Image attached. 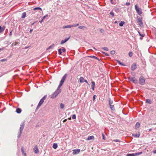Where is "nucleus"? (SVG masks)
Returning <instances> with one entry per match:
<instances>
[{
  "mask_svg": "<svg viewBox=\"0 0 156 156\" xmlns=\"http://www.w3.org/2000/svg\"><path fill=\"white\" fill-rule=\"evenodd\" d=\"M24 122H23L20 125V132L18 133V134L17 137L18 138H20L22 133L23 130L25 126Z\"/></svg>",
  "mask_w": 156,
  "mask_h": 156,
  "instance_id": "obj_1",
  "label": "nucleus"
},
{
  "mask_svg": "<svg viewBox=\"0 0 156 156\" xmlns=\"http://www.w3.org/2000/svg\"><path fill=\"white\" fill-rule=\"evenodd\" d=\"M47 97V95H45L41 99L36 108V110H37L39 108L44 102V100Z\"/></svg>",
  "mask_w": 156,
  "mask_h": 156,
  "instance_id": "obj_2",
  "label": "nucleus"
},
{
  "mask_svg": "<svg viewBox=\"0 0 156 156\" xmlns=\"http://www.w3.org/2000/svg\"><path fill=\"white\" fill-rule=\"evenodd\" d=\"M61 92V89L57 88L56 90L51 95V98H54L58 95Z\"/></svg>",
  "mask_w": 156,
  "mask_h": 156,
  "instance_id": "obj_3",
  "label": "nucleus"
},
{
  "mask_svg": "<svg viewBox=\"0 0 156 156\" xmlns=\"http://www.w3.org/2000/svg\"><path fill=\"white\" fill-rule=\"evenodd\" d=\"M66 76H67V74H65V75L62 77L61 80L60 81L59 85H58V89H60V88L62 87V86L63 85L65 80H66Z\"/></svg>",
  "mask_w": 156,
  "mask_h": 156,
  "instance_id": "obj_4",
  "label": "nucleus"
},
{
  "mask_svg": "<svg viewBox=\"0 0 156 156\" xmlns=\"http://www.w3.org/2000/svg\"><path fill=\"white\" fill-rule=\"evenodd\" d=\"M135 8L137 13L138 15H140L142 13V9L141 8H139L138 7L137 5H135Z\"/></svg>",
  "mask_w": 156,
  "mask_h": 156,
  "instance_id": "obj_5",
  "label": "nucleus"
},
{
  "mask_svg": "<svg viewBox=\"0 0 156 156\" xmlns=\"http://www.w3.org/2000/svg\"><path fill=\"white\" fill-rule=\"evenodd\" d=\"M128 79L130 81H132L135 84L138 83V80L135 77H129L128 78Z\"/></svg>",
  "mask_w": 156,
  "mask_h": 156,
  "instance_id": "obj_6",
  "label": "nucleus"
},
{
  "mask_svg": "<svg viewBox=\"0 0 156 156\" xmlns=\"http://www.w3.org/2000/svg\"><path fill=\"white\" fill-rule=\"evenodd\" d=\"M145 79L143 76H140L139 78V83L141 85H144L145 82Z\"/></svg>",
  "mask_w": 156,
  "mask_h": 156,
  "instance_id": "obj_7",
  "label": "nucleus"
},
{
  "mask_svg": "<svg viewBox=\"0 0 156 156\" xmlns=\"http://www.w3.org/2000/svg\"><path fill=\"white\" fill-rule=\"evenodd\" d=\"M142 18L139 17L138 18L137 22L141 27L143 26V23L142 20Z\"/></svg>",
  "mask_w": 156,
  "mask_h": 156,
  "instance_id": "obj_8",
  "label": "nucleus"
},
{
  "mask_svg": "<svg viewBox=\"0 0 156 156\" xmlns=\"http://www.w3.org/2000/svg\"><path fill=\"white\" fill-rule=\"evenodd\" d=\"M79 80L80 82L82 83L83 82H85L88 85H89V83L87 80H84L83 77H81L80 78Z\"/></svg>",
  "mask_w": 156,
  "mask_h": 156,
  "instance_id": "obj_9",
  "label": "nucleus"
},
{
  "mask_svg": "<svg viewBox=\"0 0 156 156\" xmlns=\"http://www.w3.org/2000/svg\"><path fill=\"white\" fill-rule=\"evenodd\" d=\"M73 155H75L76 154H77L79 153L80 152V149H74L73 150Z\"/></svg>",
  "mask_w": 156,
  "mask_h": 156,
  "instance_id": "obj_10",
  "label": "nucleus"
},
{
  "mask_svg": "<svg viewBox=\"0 0 156 156\" xmlns=\"http://www.w3.org/2000/svg\"><path fill=\"white\" fill-rule=\"evenodd\" d=\"M70 37H69L68 38L65 39L64 40H62L60 43L61 44H63L66 42L70 38Z\"/></svg>",
  "mask_w": 156,
  "mask_h": 156,
  "instance_id": "obj_11",
  "label": "nucleus"
},
{
  "mask_svg": "<svg viewBox=\"0 0 156 156\" xmlns=\"http://www.w3.org/2000/svg\"><path fill=\"white\" fill-rule=\"evenodd\" d=\"M137 67L136 65V63H133L132 65L131 69L132 70H134Z\"/></svg>",
  "mask_w": 156,
  "mask_h": 156,
  "instance_id": "obj_12",
  "label": "nucleus"
},
{
  "mask_svg": "<svg viewBox=\"0 0 156 156\" xmlns=\"http://www.w3.org/2000/svg\"><path fill=\"white\" fill-rule=\"evenodd\" d=\"M34 152L36 153L37 154L39 152V151L38 150V147L37 146H35L34 148Z\"/></svg>",
  "mask_w": 156,
  "mask_h": 156,
  "instance_id": "obj_13",
  "label": "nucleus"
},
{
  "mask_svg": "<svg viewBox=\"0 0 156 156\" xmlns=\"http://www.w3.org/2000/svg\"><path fill=\"white\" fill-rule=\"evenodd\" d=\"M95 83L93 81H92L91 82V89L93 90H94V87H95Z\"/></svg>",
  "mask_w": 156,
  "mask_h": 156,
  "instance_id": "obj_14",
  "label": "nucleus"
},
{
  "mask_svg": "<svg viewBox=\"0 0 156 156\" xmlns=\"http://www.w3.org/2000/svg\"><path fill=\"white\" fill-rule=\"evenodd\" d=\"M140 125V124L139 123L137 122L135 126V129H138L139 128Z\"/></svg>",
  "mask_w": 156,
  "mask_h": 156,
  "instance_id": "obj_15",
  "label": "nucleus"
},
{
  "mask_svg": "<svg viewBox=\"0 0 156 156\" xmlns=\"http://www.w3.org/2000/svg\"><path fill=\"white\" fill-rule=\"evenodd\" d=\"M72 27V25H69L65 26L63 27V28L65 29L66 28H70Z\"/></svg>",
  "mask_w": 156,
  "mask_h": 156,
  "instance_id": "obj_16",
  "label": "nucleus"
},
{
  "mask_svg": "<svg viewBox=\"0 0 156 156\" xmlns=\"http://www.w3.org/2000/svg\"><path fill=\"white\" fill-rule=\"evenodd\" d=\"M94 137L93 136H89L87 139V140H90L94 138Z\"/></svg>",
  "mask_w": 156,
  "mask_h": 156,
  "instance_id": "obj_17",
  "label": "nucleus"
},
{
  "mask_svg": "<svg viewBox=\"0 0 156 156\" xmlns=\"http://www.w3.org/2000/svg\"><path fill=\"white\" fill-rule=\"evenodd\" d=\"M21 109L20 108H18L16 109V112L18 113H20L21 112Z\"/></svg>",
  "mask_w": 156,
  "mask_h": 156,
  "instance_id": "obj_18",
  "label": "nucleus"
},
{
  "mask_svg": "<svg viewBox=\"0 0 156 156\" xmlns=\"http://www.w3.org/2000/svg\"><path fill=\"white\" fill-rule=\"evenodd\" d=\"M140 135V134H139V133L138 134H133L132 135V136H133L135 137H136V138H139V137Z\"/></svg>",
  "mask_w": 156,
  "mask_h": 156,
  "instance_id": "obj_19",
  "label": "nucleus"
},
{
  "mask_svg": "<svg viewBox=\"0 0 156 156\" xmlns=\"http://www.w3.org/2000/svg\"><path fill=\"white\" fill-rule=\"evenodd\" d=\"M116 61H117V63H118L120 65L123 66H126V65L125 64H124L123 63L120 62L119 60H117Z\"/></svg>",
  "mask_w": 156,
  "mask_h": 156,
  "instance_id": "obj_20",
  "label": "nucleus"
},
{
  "mask_svg": "<svg viewBox=\"0 0 156 156\" xmlns=\"http://www.w3.org/2000/svg\"><path fill=\"white\" fill-rule=\"evenodd\" d=\"M5 29V27L4 26L3 27H2L1 26H0V33L3 32Z\"/></svg>",
  "mask_w": 156,
  "mask_h": 156,
  "instance_id": "obj_21",
  "label": "nucleus"
},
{
  "mask_svg": "<svg viewBox=\"0 0 156 156\" xmlns=\"http://www.w3.org/2000/svg\"><path fill=\"white\" fill-rule=\"evenodd\" d=\"M26 12H23L22 14L21 18H24L26 17Z\"/></svg>",
  "mask_w": 156,
  "mask_h": 156,
  "instance_id": "obj_22",
  "label": "nucleus"
},
{
  "mask_svg": "<svg viewBox=\"0 0 156 156\" xmlns=\"http://www.w3.org/2000/svg\"><path fill=\"white\" fill-rule=\"evenodd\" d=\"M125 22L123 21H121L119 23V25L120 27H122L123 26L124 24H125Z\"/></svg>",
  "mask_w": 156,
  "mask_h": 156,
  "instance_id": "obj_23",
  "label": "nucleus"
},
{
  "mask_svg": "<svg viewBox=\"0 0 156 156\" xmlns=\"http://www.w3.org/2000/svg\"><path fill=\"white\" fill-rule=\"evenodd\" d=\"M146 103L151 104V101L150 99H147L146 101Z\"/></svg>",
  "mask_w": 156,
  "mask_h": 156,
  "instance_id": "obj_24",
  "label": "nucleus"
},
{
  "mask_svg": "<svg viewBox=\"0 0 156 156\" xmlns=\"http://www.w3.org/2000/svg\"><path fill=\"white\" fill-rule=\"evenodd\" d=\"M57 147H58V145L57 144L54 143L53 144L52 147L54 149H56V148H57Z\"/></svg>",
  "mask_w": 156,
  "mask_h": 156,
  "instance_id": "obj_25",
  "label": "nucleus"
},
{
  "mask_svg": "<svg viewBox=\"0 0 156 156\" xmlns=\"http://www.w3.org/2000/svg\"><path fill=\"white\" fill-rule=\"evenodd\" d=\"M110 108L112 110H115V108H114V105H110Z\"/></svg>",
  "mask_w": 156,
  "mask_h": 156,
  "instance_id": "obj_26",
  "label": "nucleus"
},
{
  "mask_svg": "<svg viewBox=\"0 0 156 156\" xmlns=\"http://www.w3.org/2000/svg\"><path fill=\"white\" fill-rule=\"evenodd\" d=\"M113 103V101L111 100V99L110 98L109 99V105H112V104Z\"/></svg>",
  "mask_w": 156,
  "mask_h": 156,
  "instance_id": "obj_27",
  "label": "nucleus"
},
{
  "mask_svg": "<svg viewBox=\"0 0 156 156\" xmlns=\"http://www.w3.org/2000/svg\"><path fill=\"white\" fill-rule=\"evenodd\" d=\"M89 57H90V58H95L96 59H98V60H99V58H98L97 57H96L95 56H89Z\"/></svg>",
  "mask_w": 156,
  "mask_h": 156,
  "instance_id": "obj_28",
  "label": "nucleus"
},
{
  "mask_svg": "<svg viewBox=\"0 0 156 156\" xmlns=\"http://www.w3.org/2000/svg\"><path fill=\"white\" fill-rule=\"evenodd\" d=\"M86 28V27L84 26H80L79 27V28L82 29H84Z\"/></svg>",
  "mask_w": 156,
  "mask_h": 156,
  "instance_id": "obj_29",
  "label": "nucleus"
},
{
  "mask_svg": "<svg viewBox=\"0 0 156 156\" xmlns=\"http://www.w3.org/2000/svg\"><path fill=\"white\" fill-rule=\"evenodd\" d=\"M142 153V152H138V153H136L134 154V156H136L137 155H139L141 154Z\"/></svg>",
  "mask_w": 156,
  "mask_h": 156,
  "instance_id": "obj_30",
  "label": "nucleus"
},
{
  "mask_svg": "<svg viewBox=\"0 0 156 156\" xmlns=\"http://www.w3.org/2000/svg\"><path fill=\"white\" fill-rule=\"evenodd\" d=\"M58 52L59 54L60 55H61V54L62 53V49L61 48L59 49H58Z\"/></svg>",
  "mask_w": 156,
  "mask_h": 156,
  "instance_id": "obj_31",
  "label": "nucleus"
},
{
  "mask_svg": "<svg viewBox=\"0 0 156 156\" xmlns=\"http://www.w3.org/2000/svg\"><path fill=\"white\" fill-rule=\"evenodd\" d=\"M21 151L23 154L25 153V152L24 151V148L23 147H22L21 148Z\"/></svg>",
  "mask_w": 156,
  "mask_h": 156,
  "instance_id": "obj_32",
  "label": "nucleus"
},
{
  "mask_svg": "<svg viewBox=\"0 0 156 156\" xmlns=\"http://www.w3.org/2000/svg\"><path fill=\"white\" fill-rule=\"evenodd\" d=\"M34 10H42L41 9L40 7H36L34 9Z\"/></svg>",
  "mask_w": 156,
  "mask_h": 156,
  "instance_id": "obj_33",
  "label": "nucleus"
},
{
  "mask_svg": "<svg viewBox=\"0 0 156 156\" xmlns=\"http://www.w3.org/2000/svg\"><path fill=\"white\" fill-rule=\"evenodd\" d=\"M54 44H53L51 45L50 46L48 47V48L47 49V50L50 49L52 47H54Z\"/></svg>",
  "mask_w": 156,
  "mask_h": 156,
  "instance_id": "obj_34",
  "label": "nucleus"
},
{
  "mask_svg": "<svg viewBox=\"0 0 156 156\" xmlns=\"http://www.w3.org/2000/svg\"><path fill=\"white\" fill-rule=\"evenodd\" d=\"M126 156H134V154H127Z\"/></svg>",
  "mask_w": 156,
  "mask_h": 156,
  "instance_id": "obj_35",
  "label": "nucleus"
},
{
  "mask_svg": "<svg viewBox=\"0 0 156 156\" xmlns=\"http://www.w3.org/2000/svg\"><path fill=\"white\" fill-rule=\"evenodd\" d=\"M133 53L132 52H129V56L130 57H131L133 56Z\"/></svg>",
  "mask_w": 156,
  "mask_h": 156,
  "instance_id": "obj_36",
  "label": "nucleus"
},
{
  "mask_svg": "<svg viewBox=\"0 0 156 156\" xmlns=\"http://www.w3.org/2000/svg\"><path fill=\"white\" fill-rule=\"evenodd\" d=\"M79 25V23H77L76 24H74L72 25V27H76Z\"/></svg>",
  "mask_w": 156,
  "mask_h": 156,
  "instance_id": "obj_37",
  "label": "nucleus"
},
{
  "mask_svg": "<svg viewBox=\"0 0 156 156\" xmlns=\"http://www.w3.org/2000/svg\"><path fill=\"white\" fill-rule=\"evenodd\" d=\"M110 53L112 55H114L115 53V51L114 50L110 52Z\"/></svg>",
  "mask_w": 156,
  "mask_h": 156,
  "instance_id": "obj_38",
  "label": "nucleus"
},
{
  "mask_svg": "<svg viewBox=\"0 0 156 156\" xmlns=\"http://www.w3.org/2000/svg\"><path fill=\"white\" fill-rule=\"evenodd\" d=\"M64 105L62 103H61L60 104V108H63L64 107Z\"/></svg>",
  "mask_w": 156,
  "mask_h": 156,
  "instance_id": "obj_39",
  "label": "nucleus"
},
{
  "mask_svg": "<svg viewBox=\"0 0 156 156\" xmlns=\"http://www.w3.org/2000/svg\"><path fill=\"white\" fill-rule=\"evenodd\" d=\"M139 34V35L140 36L142 37H144L145 36L144 34H140V32L139 31H138Z\"/></svg>",
  "mask_w": 156,
  "mask_h": 156,
  "instance_id": "obj_40",
  "label": "nucleus"
},
{
  "mask_svg": "<svg viewBox=\"0 0 156 156\" xmlns=\"http://www.w3.org/2000/svg\"><path fill=\"white\" fill-rule=\"evenodd\" d=\"M102 48L105 51H108V48L107 47H106Z\"/></svg>",
  "mask_w": 156,
  "mask_h": 156,
  "instance_id": "obj_41",
  "label": "nucleus"
},
{
  "mask_svg": "<svg viewBox=\"0 0 156 156\" xmlns=\"http://www.w3.org/2000/svg\"><path fill=\"white\" fill-rule=\"evenodd\" d=\"M72 117V119H76V115H75V114L73 115Z\"/></svg>",
  "mask_w": 156,
  "mask_h": 156,
  "instance_id": "obj_42",
  "label": "nucleus"
},
{
  "mask_svg": "<svg viewBox=\"0 0 156 156\" xmlns=\"http://www.w3.org/2000/svg\"><path fill=\"white\" fill-rule=\"evenodd\" d=\"M110 14L112 15L113 16H114V13L112 12L111 11L110 13Z\"/></svg>",
  "mask_w": 156,
  "mask_h": 156,
  "instance_id": "obj_43",
  "label": "nucleus"
},
{
  "mask_svg": "<svg viewBox=\"0 0 156 156\" xmlns=\"http://www.w3.org/2000/svg\"><path fill=\"white\" fill-rule=\"evenodd\" d=\"M62 51L63 52H65L66 51V50L65 49V48H64V47H62Z\"/></svg>",
  "mask_w": 156,
  "mask_h": 156,
  "instance_id": "obj_44",
  "label": "nucleus"
},
{
  "mask_svg": "<svg viewBox=\"0 0 156 156\" xmlns=\"http://www.w3.org/2000/svg\"><path fill=\"white\" fill-rule=\"evenodd\" d=\"M101 52L103 53L105 55H106V56H109V55L108 53H105V52H103V51H102Z\"/></svg>",
  "mask_w": 156,
  "mask_h": 156,
  "instance_id": "obj_45",
  "label": "nucleus"
},
{
  "mask_svg": "<svg viewBox=\"0 0 156 156\" xmlns=\"http://www.w3.org/2000/svg\"><path fill=\"white\" fill-rule=\"evenodd\" d=\"M113 141H115V142H120V140H118V139L114 140H113Z\"/></svg>",
  "mask_w": 156,
  "mask_h": 156,
  "instance_id": "obj_46",
  "label": "nucleus"
},
{
  "mask_svg": "<svg viewBox=\"0 0 156 156\" xmlns=\"http://www.w3.org/2000/svg\"><path fill=\"white\" fill-rule=\"evenodd\" d=\"M5 48V47H3L2 48H0V52L1 51H3V50H4Z\"/></svg>",
  "mask_w": 156,
  "mask_h": 156,
  "instance_id": "obj_47",
  "label": "nucleus"
},
{
  "mask_svg": "<svg viewBox=\"0 0 156 156\" xmlns=\"http://www.w3.org/2000/svg\"><path fill=\"white\" fill-rule=\"evenodd\" d=\"M100 31L101 33H104V30L102 29H101L100 30Z\"/></svg>",
  "mask_w": 156,
  "mask_h": 156,
  "instance_id": "obj_48",
  "label": "nucleus"
},
{
  "mask_svg": "<svg viewBox=\"0 0 156 156\" xmlns=\"http://www.w3.org/2000/svg\"><path fill=\"white\" fill-rule=\"evenodd\" d=\"M48 16V15H47L45 16H44V17L42 18L43 20H44V19L46 18V17H47Z\"/></svg>",
  "mask_w": 156,
  "mask_h": 156,
  "instance_id": "obj_49",
  "label": "nucleus"
},
{
  "mask_svg": "<svg viewBox=\"0 0 156 156\" xmlns=\"http://www.w3.org/2000/svg\"><path fill=\"white\" fill-rule=\"evenodd\" d=\"M102 137H103V139L104 140H105V137L104 134L103 133H102Z\"/></svg>",
  "mask_w": 156,
  "mask_h": 156,
  "instance_id": "obj_50",
  "label": "nucleus"
},
{
  "mask_svg": "<svg viewBox=\"0 0 156 156\" xmlns=\"http://www.w3.org/2000/svg\"><path fill=\"white\" fill-rule=\"evenodd\" d=\"M6 60V59H2L1 60V61L2 62H4V61H5Z\"/></svg>",
  "mask_w": 156,
  "mask_h": 156,
  "instance_id": "obj_51",
  "label": "nucleus"
},
{
  "mask_svg": "<svg viewBox=\"0 0 156 156\" xmlns=\"http://www.w3.org/2000/svg\"><path fill=\"white\" fill-rule=\"evenodd\" d=\"M114 0H110V2H111V3L112 4H115V2H113V1Z\"/></svg>",
  "mask_w": 156,
  "mask_h": 156,
  "instance_id": "obj_52",
  "label": "nucleus"
},
{
  "mask_svg": "<svg viewBox=\"0 0 156 156\" xmlns=\"http://www.w3.org/2000/svg\"><path fill=\"white\" fill-rule=\"evenodd\" d=\"M95 96H96V95H94L93 96V101H94V100H95Z\"/></svg>",
  "mask_w": 156,
  "mask_h": 156,
  "instance_id": "obj_53",
  "label": "nucleus"
},
{
  "mask_svg": "<svg viewBox=\"0 0 156 156\" xmlns=\"http://www.w3.org/2000/svg\"><path fill=\"white\" fill-rule=\"evenodd\" d=\"M13 31V30H12L11 31H10V34H9V36H11L12 35V32Z\"/></svg>",
  "mask_w": 156,
  "mask_h": 156,
  "instance_id": "obj_54",
  "label": "nucleus"
},
{
  "mask_svg": "<svg viewBox=\"0 0 156 156\" xmlns=\"http://www.w3.org/2000/svg\"><path fill=\"white\" fill-rule=\"evenodd\" d=\"M126 5H130V3L129 2H126Z\"/></svg>",
  "mask_w": 156,
  "mask_h": 156,
  "instance_id": "obj_55",
  "label": "nucleus"
},
{
  "mask_svg": "<svg viewBox=\"0 0 156 156\" xmlns=\"http://www.w3.org/2000/svg\"><path fill=\"white\" fill-rule=\"evenodd\" d=\"M33 31V29H30V33H31L32 31Z\"/></svg>",
  "mask_w": 156,
  "mask_h": 156,
  "instance_id": "obj_56",
  "label": "nucleus"
},
{
  "mask_svg": "<svg viewBox=\"0 0 156 156\" xmlns=\"http://www.w3.org/2000/svg\"><path fill=\"white\" fill-rule=\"evenodd\" d=\"M153 153L155 154H156V149L155 150L153 151Z\"/></svg>",
  "mask_w": 156,
  "mask_h": 156,
  "instance_id": "obj_57",
  "label": "nucleus"
},
{
  "mask_svg": "<svg viewBox=\"0 0 156 156\" xmlns=\"http://www.w3.org/2000/svg\"><path fill=\"white\" fill-rule=\"evenodd\" d=\"M43 20H43V19L42 18V20H40L39 21V22L41 23L43 21Z\"/></svg>",
  "mask_w": 156,
  "mask_h": 156,
  "instance_id": "obj_58",
  "label": "nucleus"
},
{
  "mask_svg": "<svg viewBox=\"0 0 156 156\" xmlns=\"http://www.w3.org/2000/svg\"><path fill=\"white\" fill-rule=\"evenodd\" d=\"M67 121V119H65L63 121V122H65Z\"/></svg>",
  "mask_w": 156,
  "mask_h": 156,
  "instance_id": "obj_59",
  "label": "nucleus"
},
{
  "mask_svg": "<svg viewBox=\"0 0 156 156\" xmlns=\"http://www.w3.org/2000/svg\"><path fill=\"white\" fill-rule=\"evenodd\" d=\"M23 154L24 155V156H27L26 154V153H24Z\"/></svg>",
  "mask_w": 156,
  "mask_h": 156,
  "instance_id": "obj_60",
  "label": "nucleus"
},
{
  "mask_svg": "<svg viewBox=\"0 0 156 156\" xmlns=\"http://www.w3.org/2000/svg\"><path fill=\"white\" fill-rule=\"evenodd\" d=\"M118 23V22L117 21H115V22H114V23Z\"/></svg>",
  "mask_w": 156,
  "mask_h": 156,
  "instance_id": "obj_61",
  "label": "nucleus"
},
{
  "mask_svg": "<svg viewBox=\"0 0 156 156\" xmlns=\"http://www.w3.org/2000/svg\"><path fill=\"white\" fill-rule=\"evenodd\" d=\"M35 23V22H34V23H32L31 24V25L32 26Z\"/></svg>",
  "mask_w": 156,
  "mask_h": 156,
  "instance_id": "obj_62",
  "label": "nucleus"
},
{
  "mask_svg": "<svg viewBox=\"0 0 156 156\" xmlns=\"http://www.w3.org/2000/svg\"><path fill=\"white\" fill-rule=\"evenodd\" d=\"M68 119L69 120H71V117L69 118H68Z\"/></svg>",
  "mask_w": 156,
  "mask_h": 156,
  "instance_id": "obj_63",
  "label": "nucleus"
},
{
  "mask_svg": "<svg viewBox=\"0 0 156 156\" xmlns=\"http://www.w3.org/2000/svg\"><path fill=\"white\" fill-rule=\"evenodd\" d=\"M152 130V129H149V131H151V130Z\"/></svg>",
  "mask_w": 156,
  "mask_h": 156,
  "instance_id": "obj_64",
  "label": "nucleus"
}]
</instances>
